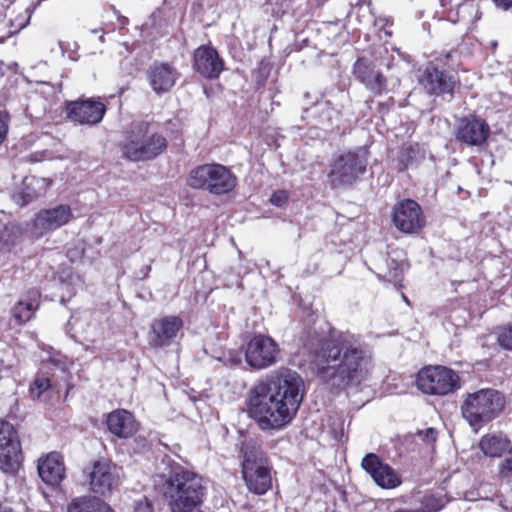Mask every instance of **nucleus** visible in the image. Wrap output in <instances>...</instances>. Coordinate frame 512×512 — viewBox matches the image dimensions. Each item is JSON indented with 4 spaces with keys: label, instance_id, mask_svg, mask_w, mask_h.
Listing matches in <instances>:
<instances>
[{
    "label": "nucleus",
    "instance_id": "a878e982",
    "mask_svg": "<svg viewBox=\"0 0 512 512\" xmlns=\"http://www.w3.org/2000/svg\"><path fill=\"white\" fill-rule=\"evenodd\" d=\"M39 293L33 291L27 300H20L13 308L12 315L17 324L22 325L29 321L39 307Z\"/></svg>",
    "mask_w": 512,
    "mask_h": 512
},
{
    "label": "nucleus",
    "instance_id": "cd10ccee",
    "mask_svg": "<svg viewBox=\"0 0 512 512\" xmlns=\"http://www.w3.org/2000/svg\"><path fill=\"white\" fill-rule=\"evenodd\" d=\"M378 70L375 69V66L371 61L365 58H360L356 61L353 68V73L355 77L363 83L368 89H377L376 82H371V77Z\"/></svg>",
    "mask_w": 512,
    "mask_h": 512
},
{
    "label": "nucleus",
    "instance_id": "ea45409f",
    "mask_svg": "<svg viewBox=\"0 0 512 512\" xmlns=\"http://www.w3.org/2000/svg\"><path fill=\"white\" fill-rule=\"evenodd\" d=\"M494 6L502 11H508L512 8V0H491Z\"/></svg>",
    "mask_w": 512,
    "mask_h": 512
},
{
    "label": "nucleus",
    "instance_id": "f3484780",
    "mask_svg": "<svg viewBox=\"0 0 512 512\" xmlns=\"http://www.w3.org/2000/svg\"><path fill=\"white\" fill-rule=\"evenodd\" d=\"M105 112L104 103L92 99L72 101L66 108L67 117L82 125L98 124L103 119Z\"/></svg>",
    "mask_w": 512,
    "mask_h": 512
},
{
    "label": "nucleus",
    "instance_id": "dca6fc26",
    "mask_svg": "<svg viewBox=\"0 0 512 512\" xmlns=\"http://www.w3.org/2000/svg\"><path fill=\"white\" fill-rule=\"evenodd\" d=\"M419 83L429 95H449L452 97L457 79L454 75L429 65L419 78Z\"/></svg>",
    "mask_w": 512,
    "mask_h": 512
},
{
    "label": "nucleus",
    "instance_id": "4c0bfd02",
    "mask_svg": "<svg viewBox=\"0 0 512 512\" xmlns=\"http://www.w3.org/2000/svg\"><path fill=\"white\" fill-rule=\"evenodd\" d=\"M134 512H153L152 503L147 499L136 502Z\"/></svg>",
    "mask_w": 512,
    "mask_h": 512
},
{
    "label": "nucleus",
    "instance_id": "c9c22d12",
    "mask_svg": "<svg viewBox=\"0 0 512 512\" xmlns=\"http://www.w3.org/2000/svg\"><path fill=\"white\" fill-rule=\"evenodd\" d=\"M498 471L501 477H509L512 473V457H506L505 460L499 464Z\"/></svg>",
    "mask_w": 512,
    "mask_h": 512
},
{
    "label": "nucleus",
    "instance_id": "5701e85b",
    "mask_svg": "<svg viewBox=\"0 0 512 512\" xmlns=\"http://www.w3.org/2000/svg\"><path fill=\"white\" fill-rule=\"evenodd\" d=\"M106 424L108 430L119 438L132 437L138 429L134 416L124 409L110 412L107 416Z\"/></svg>",
    "mask_w": 512,
    "mask_h": 512
},
{
    "label": "nucleus",
    "instance_id": "f257e3e1",
    "mask_svg": "<svg viewBox=\"0 0 512 512\" xmlns=\"http://www.w3.org/2000/svg\"><path fill=\"white\" fill-rule=\"evenodd\" d=\"M303 396L301 376L291 369L281 368L251 388L248 412L261 429H281L295 417Z\"/></svg>",
    "mask_w": 512,
    "mask_h": 512
},
{
    "label": "nucleus",
    "instance_id": "2f4dec72",
    "mask_svg": "<svg viewBox=\"0 0 512 512\" xmlns=\"http://www.w3.org/2000/svg\"><path fill=\"white\" fill-rule=\"evenodd\" d=\"M50 380L46 377H37L30 387V395L33 399H39L50 388Z\"/></svg>",
    "mask_w": 512,
    "mask_h": 512
},
{
    "label": "nucleus",
    "instance_id": "c756f323",
    "mask_svg": "<svg viewBox=\"0 0 512 512\" xmlns=\"http://www.w3.org/2000/svg\"><path fill=\"white\" fill-rule=\"evenodd\" d=\"M448 503V499L444 494H431L424 496L421 502V508L418 510L419 512H438L440 511L446 504Z\"/></svg>",
    "mask_w": 512,
    "mask_h": 512
},
{
    "label": "nucleus",
    "instance_id": "aec40b11",
    "mask_svg": "<svg viewBox=\"0 0 512 512\" xmlns=\"http://www.w3.org/2000/svg\"><path fill=\"white\" fill-rule=\"evenodd\" d=\"M179 76L175 67L164 62L153 63L147 71L149 84L157 94L170 91Z\"/></svg>",
    "mask_w": 512,
    "mask_h": 512
},
{
    "label": "nucleus",
    "instance_id": "c03bdc74",
    "mask_svg": "<svg viewBox=\"0 0 512 512\" xmlns=\"http://www.w3.org/2000/svg\"><path fill=\"white\" fill-rule=\"evenodd\" d=\"M99 31H102V29H94V30H91L92 33H98Z\"/></svg>",
    "mask_w": 512,
    "mask_h": 512
},
{
    "label": "nucleus",
    "instance_id": "a19ab883",
    "mask_svg": "<svg viewBox=\"0 0 512 512\" xmlns=\"http://www.w3.org/2000/svg\"><path fill=\"white\" fill-rule=\"evenodd\" d=\"M414 151L415 150L412 147H407V148L404 149V151L402 153V161L405 162L406 166H409V165L413 164V159L410 156V154L414 153Z\"/></svg>",
    "mask_w": 512,
    "mask_h": 512
},
{
    "label": "nucleus",
    "instance_id": "20e7f679",
    "mask_svg": "<svg viewBox=\"0 0 512 512\" xmlns=\"http://www.w3.org/2000/svg\"><path fill=\"white\" fill-rule=\"evenodd\" d=\"M167 147V140L151 129L148 122H133L119 143L122 157L133 161H148L159 156Z\"/></svg>",
    "mask_w": 512,
    "mask_h": 512
},
{
    "label": "nucleus",
    "instance_id": "9b49d317",
    "mask_svg": "<svg viewBox=\"0 0 512 512\" xmlns=\"http://www.w3.org/2000/svg\"><path fill=\"white\" fill-rule=\"evenodd\" d=\"M90 490L102 496L112 493L121 483L122 468L108 460H99L87 470Z\"/></svg>",
    "mask_w": 512,
    "mask_h": 512
},
{
    "label": "nucleus",
    "instance_id": "72a5a7b5",
    "mask_svg": "<svg viewBox=\"0 0 512 512\" xmlns=\"http://www.w3.org/2000/svg\"><path fill=\"white\" fill-rule=\"evenodd\" d=\"M315 108L319 112H321V115H320V122L321 123H324L325 121L326 122H330L331 121L333 110L330 108L328 102L318 103Z\"/></svg>",
    "mask_w": 512,
    "mask_h": 512
},
{
    "label": "nucleus",
    "instance_id": "bb28decb",
    "mask_svg": "<svg viewBox=\"0 0 512 512\" xmlns=\"http://www.w3.org/2000/svg\"><path fill=\"white\" fill-rule=\"evenodd\" d=\"M21 236V229L17 225H5L0 230V254L9 253L19 243Z\"/></svg>",
    "mask_w": 512,
    "mask_h": 512
},
{
    "label": "nucleus",
    "instance_id": "4be33fe9",
    "mask_svg": "<svg viewBox=\"0 0 512 512\" xmlns=\"http://www.w3.org/2000/svg\"><path fill=\"white\" fill-rule=\"evenodd\" d=\"M40 478L48 485H58L64 478L65 467L60 454L52 452L38 460Z\"/></svg>",
    "mask_w": 512,
    "mask_h": 512
},
{
    "label": "nucleus",
    "instance_id": "e433bc0d",
    "mask_svg": "<svg viewBox=\"0 0 512 512\" xmlns=\"http://www.w3.org/2000/svg\"><path fill=\"white\" fill-rule=\"evenodd\" d=\"M437 431L434 428L418 431V436L426 443H434L437 438Z\"/></svg>",
    "mask_w": 512,
    "mask_h": 512
},
{
    "label": "nucleus",
    "instance_id": "9d476101",
    "mask_svg": "<svg viewBox=\"0 0 512 512\" xmlns=\"http://www.w3.org/2000/svg\"><path fill=\"white\" fill-rule=\"evenodd\" d=\"M366 170V163L356 153L340 155L331 165L328 182L334 189L353 184Z\"/></svg>",
    "mask_w": 512,
    "mask_h": 512
},
{
    "label": "nucleus",
    "instance_id": "2eb2a0df",
    "mask_svg": "<svg viewBox=\"0 0 512 512\" xmlns=\"http://www.w3.org/2000/svg\"><path fill=\"white\" fill-rule=\"evenodd\" d=\"M490 127L485 120L475 116L459 118L456 122L455 137L469 146H481L489 136Z\"/></svg>",
    "mask_w": 512,
    "mask_h": 512
},
{
    "label": "nucleus",
    "instance_id": "7c9ffc66",
    "mask_svg": "<svg viewBox=\"0 0 512 512\" xmlns=\"http://www.w3.org/2000/svg\"><path fill=\"white\" fill-rule=\"evenodd\" d=\"M495 334L499 346L505 350L512 351V325L497 327Z\"/></svg>",
    "mask_w": 512,
    "mask_h": 512
},
{
    "label": "nucleus",
    "instance_id": "0eeeda50",
    "mask_svg": "<svg viewBox=\"0 0 512 512\" xmlns=\"http://www.w3.org/2000/svg\"><path fill=\"white\" fill-rule=\"evenodd\" d=\"M187 185L192 189H203L219 196L231 192L237 185V178L224 165L203 164L190 171Z\"/></svg>",
    "mask_w": 512,
    "mask_h": 512
},
{
    "label": "nucleus",
    "instance_id": "6e6552de",
    "mask_svg": "<svg viewBox=\"0 0 512 512\" xmlns=\"http://www.w3.org/2000/svg\"><path fill=\"white\" fill-rule=\"evenodd\" d=\"M416 384L425 394L445 396L461 388L459 374L446 366H427L417 374Z\"/></svg>",
    "mask_w": 512,
    "mask_h": 512
},
{
    "label": "nucleus",
    "instance_id": "1a4fd4ad",
    "mask_svg": "<svg viewBox=\"0 0 512 512\" xmlns=\"http://www.w3.org/2000/svg\"><path fill=\"white\" fill-rule=\"evenodd\" d=\"M22 461L21 443L14 426L0 419V470L15 474Z\"/></svg>",
    "mask_w": 512,
    "mask_h": 512
},
{
    "label": "nucleus",
    "instance_id": "7ed1b4c3",
    "mask_svg": "<svg viewBox=\"0 0 512 512\" xmlns=\"http://www.w3.org/2000/svg\"><path fill=\"white\" fill-rule=\"evenodd\" d=\"M162 493L170 512H201L203 478L183 466H173L162 485Z\"/></svg>",
    "mask_w": 512,
    "mask_h": 512
},
{
    "label": "nucleus",
    "instance_id": "58836bf2",
    "mask_svg": "<svg viewBox=\"0 0 512 512\" xmlns=\"http://www.w3.org/2000/svg\"><path fill=\"white\" fill-rule=\"evenodd\" d=\"M287 200V194L284 191H278L271 196V203L276 206H282Z\"/></svg>",
    "mask_w": 512,
    "mask_h": 512
},
{
    "label": "nucleus",
    "instance_id": "473e14b6",
    "mask_svg": "<svg viewBox=\"0 0 512 512\" xmlns=\"http://www.w3.org/2000/svg\"><path fill=\"white\" fill-rule=\"evenodd\" d=\"M371 79V82H376L375 84L377 86H379L377 89H369L370 91H372L374 94H381L382 92H384L386 90V87H387V80L386 78L382 75V73L380 71H377L376 73H374L371 77H369Z\"/></svg>",
    "mask_w": 512,
    "mask_h": 512
},
{
    "label": "nucleus",
    "instance_id": "a211bd4d",
    "mask_svg": "<svg viewBox=\"0 0 512 512\" xmlns=\"http://www.w3.org/2000/svg\"><path fill=\"white\" fill-rule=\"evenodd\" d=\"M72 218L73 213L69 205L61 204L50 209H44L34 219V230L42 236L68 224Z\"/></svg>",
    "mask_w": 512,
    "mask_h": 512
},
{
    "label": "nucleus",
    "instance_id": "37998d69",
    "mask_svg": "<svg viewBox=\"0 0 512 512\" xmlns=\"http://www.w3.org/2000/svg\"><path fill=\"white\" fill-rule=\"evenodd\" d=\"M305 345L309 348V349H312L314 347V342H308V343H305Z\"/></svg>",
    "mask_w": 512,
    "mask_h": 512
},
{
    "label": "nucleus",
    "instance_id": "b1692460",
    "mask_svg": "<svg viewBox=\"0 0 512 512\" xmlns=\"http://www.w3.org/2000/svg\"><path fill=\"white\" fill-rule=\"evenodd\" d=\"M483 454L491 458H501L512 454V442L504 434H486L479 441Z\"/></svg>",
    "mask_w": 512,
    "mask_h": 512
},
{
    "label": "nucleus",
    "instance_id": "412c9836",
    "mask_svg": "<svg viewBox=\"0 0 512 512\" xmlns=\"http://www.w3.org/2000/svg\"><path fill=\"white\" fill-rule=\"evenodd\" d=\"M194 68L205 78H217L223 70V63L215 49L201 46L194 52Z\"/></svg>",
    "mask_w": 512,
    "mask_h": 512
},
{
    "label": "nucleus",
    "instance_id": "ddd939ff",
    "mask_svg": "<svg viewBox=\"0 0 512 512\" xmlns=\"http://www.w3.org/2000/svg\"><path fill=\"white\" fill-rule=\"evenodd\" d=\"M392 221L399 231L407 234L417 233L425 226L422 209L412 199L402 200L393 207Z\"/></svg>",
    "mask_w": 512,
    "mask_h": 512
},
{
    "label": "nucleus",
    "instance_id": "f03ea898",
    "mask_svg": "<svg viewBox=\"0 0 512 512\" xmlns=\"http://www.w3.org/2000/svg\"><path fill=\"white\" fill-rule=\"evenodd\" d=\"M317 342L320 345L316 351L317 375L331 387H357L371 373L372 356L353 336L341 334Z\"/></svg>",
    "mask_w": 512,
    "mask_h": 512
},
{
    "label": "nucleus",
    "instance_id": "f8f14e48",
    "mask_svg": "<svg viewBox=\"0 0 512 512\" xmlns=\"http://www.w3.org/2000/svg\"><path fill=\"white\" fill-rule=\"evenodd\" d=\"M279 348L269 336L255 335L247 344L245 359L254 369H265L277 361Z\"/></svg>",
    "mask_w": 512,
    "mask_h": 512
},
{
    "label": "nucleus",
    "instance_id": "c85d7f7f",
    "mask_svg": "<svg viewBox=\"0 0 512 512\" xmlns=\"http://www.w3.org/2000/svg\"><path fill=\"white\" fill-rule=\"evenodd\" d=\"M50 184L51 181L46 178L26 177L24 179L25 188L23 191L24 197L27 198L26 201L29 202L45 193Z\"/></svg>",
    "mask_w": 512,
    "mask_h": 512
},
{
    "label": "nucleus",
    "instance_id": "a18cd8bd",
    "mask_svg": "<svg viewBox=\"0 0 512 512\" xmlns=\"http://www.w3.org/2000/svg\"><path fill=\"white\" fill-rule=\"evenodd\" d=\"M99 38H100V40H101V41H103V39H104V34L102 33V34L100 35V37H99Z\"/></svg>",
    "mask_w": 512,
    "mask_h": 512
},
{
    "label": "nucleus",
    "instance_id": "f704fd0d",
    "mask_svg": "<svg viewBox=\"0 0 512 512\" xmlns=\"http://www.w3.org/2000/svg\"><path fill=\"white\" fill-rule=\"evenodd\" d=\"M9 127V115L0 111V145L3 143L7 136Z\"/></svg>",
    "mask_w": 512,
    "mask_h": 512
},
{
    "label": "nucleus",
    "instance_id": "393cba45",
    "mask_svg": "<svg viewBox=\"0 0 512 512\" xmlns=\"http://www.w3.org/2000/svg\"><path fill=\"white\" fill-rule=\"evenodd\" d=\"M67 512H114V510L98 497L84 496L72 500Z\"/></svg>",
    "mask_w": 512,
    "mask_h": 512
},
{
    "label": "nucleus",
    "instance_id": "423d86ee",
    "mask_svg": "<svg viewBox=\"0 0 512 512\" xmlns=\"http://www.w3.org/2000/svg\"><path fill=\"white\" fill-rule=\"evenodd\" d=\"M505 407L503 394L494 389H481L466 395L461 413L476 430L497 418Z\"/></svg>",
    "mask_w": 512,
    "mask_h": 512
},
{
    "label": "nucleus",
    "instance_id": "79ce46f5",
    "mask_svg": "<svg viewBox=\"0 0 512 512\" xmlns=\"http://www.w3.org/2000/svg\"><path fill=\"white\" fill-rule=\"evenodd\" d=\"M0 512H14L13 509L7 505L0 504Z\"/></svg>",
    "mask_w": 512,
    "mask_h": 512
},
{
    "label": "nucleus",
    "instance_id": "39448f33",
    "mask_svg": "<svg viewBox=\"0 0 512 512\" xmlns=\"http://www.w3.org/2000/svg\"><path fill=\"white\" fill-rule=\"evenodd\" d=\"M242 474L247 488L258 495L272 486L271 465L266 453L254 439L245 440L241 448Z\"/></svg>",
    "mask_w": 512,
    "mask_h": 512
},
{
    "label": "nucleus",
    "instance_id": "6ab92c4d",
    "mask_svg": "<svg viewBox=\"0 0 512 512\" xmlns=\"http://www.w3.org/2000/svg\"><path fill=\"white\" fill-rule=\"evenodd\" d=\"M361 465L381 488L393 489L401 484V478L396 471L388 464L381 462L379 457L373 453L367 454Z\"/></svg>",
    "mask_w": 512,
    "mask_h": 512
},
{
    "label": "nucleus",
    "instance_id": "4468645a",
    "mask_svg": "<svg viewBox=\"0 0 512 512\" xmlns=\"http://www.w3.org/2000/svg\"><path fill=\"white\" fill-rule=\"evenodd\" d=\"M182 327L183 320L179 316L167 315L154 319L147 335L149 346L155 349L169 346Z\"/></svg>",
    "mask_w": 512,
    "mask_h": 512
}]
</instances>
